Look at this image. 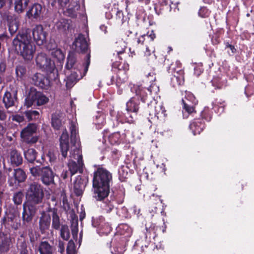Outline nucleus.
I'll return each instance as SVG.
<instances>
[{"label":"nucleus","instance_id":"nucleus-1","mask_svg":"<svg viewBox=\"0 0 254 254\" xmlns=\"http://www.w3.org/2000/svg\"><path fill=\"white\" fill-rule=\"evenodd\" d=\"M145 81L149 82L150 85L148 87L139 86L136 89V93L141 97V100L143 103H146V112L150 116L154 115L158 120L164 121L166 119V110L161 103L156 102L152 99V92H156L158 87L153 83L155 79L153 72H148L146 74Z\"/></svg>","mask_w":254,"mask_h":254},{"label":"nucleus","instance_id":"nucleus-2","mask_svg":"<svg viewBox=\"0 0 254 254\" xmlns=\"http://www.w3.org/2000/svg\"><path fill=\"white\" fill-rule=\"evenodd\" d=\"M112 181V174L108 170L103 168H98L94 172L93 179V197L99 201L107 197Z\"/></svg>","mask_w":254,"mask_h":254},{"label":"nucleus","instance_id":"nucleus-3","mask_svg":"<svg viewBox=\"0 0 254 254\" xmlns=\"http://www.w3.org/2000/svg\"><path fill=\"white\" fill-rule=\"evenodd\" d=\"M30 30L18 34L13 40L15 51L25 60L30 61L34 57L36 47L31 42Z\"/></svg>","mask_w":254,"mask_h":254},{"label":"nucleus","instance_id":"nucleus-4","mask_svg":"<svg viewBox=\"0 0 254 254\" xmlns=\"http://www.w3.org/2000/svg\"><path fill=\"white\" fill-rule=\"evenodd\" d=\"M115 239L120 241V247H115L111 249L113 254H122L125 251V247L132 233L131 228L127 224H120L117 228Z\"/></svg>","mask_w":254,"mask_h":254},{"label":"nucleus","instance_id":"nucleus-5","mask_svg":"<svg viewBox=\"0 0 254 254\" xmlns=\"http://www.w3.org/2000/svg\"><path fill=\"white\" fill-rule=\"evenodd\" d=\"M27 202L37 205L42 203L44 191L42 186L37 183L30 184L26 190Z\"/></svg>","mask_w":254,"mask_h":254},{"label":"nucleus","instance_id":"nucleus-6","mask_svg":"<svg viewBox=\"0 0 254 254\" xmlns=\"http://www.w3.org/2000/svg\"><path fill=\"white\" fill-rule=\"evenodd\" d=\"M70 130L71 142L73 145L71 148L69 160L82 161V155L78 141V130L75 123H71Z\"/></svg>","mask_w":254,"mask_h":254},{"label":"nucleus","instance_id":"nucleus-7","mask_svg":"<svg viewBox=\"0 0 254 254\" xmlns=\"http://www.w3.org/2000/svg\"><path fill=\"white\" fill-rule=\"evenodd\" d=\"M30 172L34 177H40L43 184L49 185L54 182V174L49 167L36 166L30 167Z\"/></svg>","mask_w":254,"mask_h":254},{"label":"nucleus","instance_id":"nucleus-8","mask_svg":"<svg viewBox=\"0 0 254 254\" xmlns=\"http://www.w3.org/2000/svg\"><path fill=\"white\" fill-rule=\"evenodd\" d=\"M49 98L42 93L37 91L34 88H31L25 98L24 106L27 108L31 107L33 104L41 106L48 103Z\"/></svg>","mask_w":254,"mask_h":254},{"label":"nucleus","instance_id":"nucleus-9","mask_svg":"<svg viewBox=\"0 0 254 254\" xmlns=\"http://www.w3.org/2000/svg\"><path fill=\"white\" fill-rule=\"evenodd\" d=\"M38 128L36 124L29 123L20 131L21 141L27 144H33L37 142L39 137L35 135Z\"/></svg>","mask_w":254,"mask_h":254},{"label":"nucleus","instance_id":"nucleus-10","mask_svg":"<svg viewBox=\"0 0 254 254\" xmlns=\"http://www.w3.org/2000/svg\"><path fill=\"white\" fill-rule=\"evenodd\" d=\"M182 102L183 117L188 118L189 115L195 113L194 106L197 104L198 101L191 93L186 92L185 99H182Z\"/></svg>","mask_w":254,"mask_h":254},{"label":"nucleus","instance_id":"nucleus-11","mask_svg":"<svg viewBox=\"0 0 254 254\" xmlns=\"http://www.w3.org/2000/svg\"><path fill=\"white\" fill-rule=\"evenodd\" d=\"M37 65L47 72H52L55 69V64L45 54L41 53L36 59Z\"/></svg>","mask_w":254,"mask_h":254},{"label":"nucleus","instance_id":"nucleus-12","mask_svg":"<svg viewBox=\"0 0 254 254\" xmlns=\"http://www.w3.org/2000/svg\"><path fill=\"white\" fill-rule=\"evenodd\" d=\"M37 205L27 203L23 205L22 220L23 223L30 222L37 211Z\"/></svg>","mask_w":254,"mask_h":254},{"label":"nucleus","instance_id":"nucleus-13","mask_svg":"<svg viewBox=\"0 0 254 254\" xmlns=\"http://www.w3.org/2000/svg\"><path fill=\"white\" fill-rule=\"evenodd\" d=\"M26 177V175L22 169H16L14 170L13 176L9 177L8 182L10 186H16L19 183L24 182Z\"/></svg>","mask_w":254,"mask_h":254},{"label":"nucleus","instance_id":"nucleus-14","mask_svg":"<svg viewBox=\"0 0 254 254\" xmlns=\"http://www.w3.org/2000/svg\"><path fill=\"white\" fill-rule=\"evenodd\" d=\"M92 225L98 227V232L100 235H107L112 231V227L107 223H105L104 218L101 216L92 221Z\"/></svg>","mask_w":254,"mask_h":254},{"label":"nucleus","instance_id":"nucleus-15","mask_svg":"<svg viewBox=\"0 0 254 254\" xmlns=\"http://www.w3.org/2000/svg\"><path fill=\"white\" fill-rule=\"evenodd\" d=\"M32 35L34 41L38 45H42L46 40L47 33L44 31L41 25H37L33 29Z\"/></svg>","mask_w":254,"mask_h":254},{"label":"nucleus","instance_id":"nucleus-16","mask_svg":"<svg viewBox=\"0 0 254 254\" xmlns=\"http://www.w3.org/2000/svg\"><path fill=\"white\" fill-rule=\"evenodd\" d=\"M72 47L77 52H85L88 50V44L84 36L79 34L75 38Z\"/></svg>","mask_w":254,"mask_h":254},{"label":"nucleus","instance_id":"nucleus-17","mask_svg":"<svg viewBox=\"0 0 254 254\" xmlns=\"http://www.w3.org/2000/svg\"><path fill=\"white\" fill-rule=\"evenodd\" d=\"M145 87V86H143L142 85H139V86ZM139 86H136L134 87V89L136 93V89ZM135 97H132L130 99L127 103V111H130L131 112L136 113L139 109V97L140 96L136 94Z\"/></svg>","mask_w":254,"mask_h":254},{"label":"nucleus","instance_id":"nucleus-18","mask_svg":"<svg viewBox=\"0 0 254 254\" xmlns=\"http://www.w3.org/2000/svg\"><path fill=\"white\" fill-rule=\"evenodd\" d=\"M60 148L63 157L65 158L69 149V137L67 130L65 129L60 138Z\"/></svg>","mask_w":254,"mask_h":254},{"label":"nucleus","instance_id":"nucleus-19","mask_svg":"<svg viewBox=\"0 0 254 254\" xmlns=\"http://www.w3.org/2000/svg\"><path fill=\"white\" fill-rule=\"evenodd\" d=\"M205 127L202 119H196L193 120L190 125V128L193 135L199 134Z\"/></svg>","mask_w":254,"mask_h":254},{"label":"nucleus","instance_id":"nucleus-20","mask_svg":"<svg viewBox=\"0 0 254 254\" xmlns=\"http://www.w3.org/2000/svg\"><path fill=\"white\" fill-rule=\"evenodd\" d=\"M67 166L71 176L74 175L77 172L80 173L82 172L83 166L82 161L69 160Z\"/></svg>","mask_w":254,"mask_h":254},{"label":"nucleus","instance_id":"nucleus-21","mask_svg":"<svg viewBox=\"0 0 254 254\" xmlns=\"http://www.w3.org/2000/svg\"><path fill=\"white\" fill-rule=\"evenodd\" d=\"M41 215L39 220V228L41 233H44L50 227L51 217L49 214L44 212Z\"/></svg>","mask_w":254,"mask_h":254},{"label":"nucleus","instance_id":"nucleus-22","mask_svg":"<svg viewBox=\"0 0 254 254\" xmlns=\"http://www.w3.org/2000/svg\"><path fill=\"white\" fill-rule=\"evenodd\" d=\"M42 5L38 3L34 4L27 12L26 15L30 18L33 17L35 19L40 18L42 13Z\"/></svg>","mask_w":254,"mask_h":254},{"label":"nucleus","instance_id":"nucleus-23","mask_svg":"<svg viewBox=\"0 0 254 254\" xmlns=\"http://www.w3.org/2000/svg\"><path fill=\"white\" fill-rule=\"evenodd\" d=\"M16 100V94L15 93L12 94L6 91L3 97V102L6 108L13 106Z\"/></svg>","mask_w":254,"mask_h":254},{"label":"nucleus","instance_id":"nucleus-24","mask_svg":"<svg viewBox=\"0 0 254 254\" xmlns=\"http://www.w3.org/2000/svg\"><path fill=\"white\" fill-rule=\"evenodd\" d=\"M38 251L40 254H54L55 250L48 242L43 241L39 244Z\"/></svg>","mask_w":254,"mask_h":254},{"label":"nucleus","instance_id":"nucleus-25","mask_svg":"<svg viewBox=\"0 0 254 254\" xmlns=\"http://www.w3.org/2000/svg\"><path fill=\"white\" fill-rule=\"evenodd\" d=\"M32 80L34 85L43 88L47 82V79L39 73L34 74L32 77Z\"/></svg>","mask_w":254,"mask_h":254},{"label":"nucleus","instance_id":"nucleus-26","mask_svg":"<svg viewBox=\"0 0 254 254\" xmlns=\"http://www.w3.org/2000/svg\"><path fill=\"white\" fill-rule=\"evenodd\" d=\"M79 73H80L79 71L78 72L72 71L71 74L66 77V79L64 80L66 82L65 85L67 88H70L75 84L79 78Z\"/></svg>","mask_w":254,"mask_h":254},{"label":"nucleus","instance_id":"nucleus-27","mask_svg":"<svg viewBox=\"0 0 254 254\" xmlns=\"http://www.w3.org/2000/svg\"><path fill=\"white\" fill-rule=\"evenodd\" d=\"M9 160L11 164L18 166L22 162V157L17 151L12 150L10 152Z\"/></svg>","mask_w":254,"mask_h":254},{"label":"nucleus","instance_id":"nucleus-28","mask_svg":"<svg viewBox=\"0 0 254 254\" xmlns=\"http://www.w3.org/2000/svg\"><path fill=\"white\" fill-rule=\"evenodd\" d=\"M80 7L79 2L77 1L72 2L68 6L65 13L71 17L76 16V12Z\"/></svg>","mask_w":254,"mask_h":254},{"label":"nucleus","instance_id":"nucleus-29","mask_svg":"<svg viewBox=\"0 0 254 254\" xmlns=\"http://www.w3.org/2000/svg\"><path fill=\"white\" fill-rule=\"evenodd\" d=\"M69 24L66 19L61 18L56 22L55 27L60 32H65L69 28Z\"/></svg>","mask_w":254,"mask_h":254},{"label":"nucleus","instance_id":"nucleus-30","mask_svg":"<svg viewBox=\"0 0 254 254\" xmlns=\"http://www.w3.org/2000/svg\"><path fill=\"white\" fill-rule=\"evenodd\" d=\"M63 114L61 113H55L52 118V126L56 129H59L62 125Z\"/></svg>","mask_w":254,"mask_h":254},{"label":"nucleus","instance_id":"nucleus-31","mask_svg":"<svg viewBox=\"0 0 254 254\" xmlns=\"http://www.w3.org/2000/svg\"><path fill=\"white\" fill-rule=\"evenodd\" d=\"M29 0H14V9L18 13H21L26 8Z\"/></svg>","mask_w":254,"mask_h":254},{"label":"nucleus","instance_id":"nucleus-32","mask_svg":"<svg viewBox=\"0 0 254 254\" xmlns=\"http://www.w3.org/2000/svg\"><path fill=\"white\" fill-rule=\"evenodd\" d=\"M105 115L102 112H98L94 122L98 128H101L105 123Z\"/></svg>","mask_w":254,"mask_h":254},{"label":"nucleus","instance_id":"nucleus-33","mask_svg":"<svg viewBox=\"0 0 254 254\" xmlns=\"http://www.w3.org/2000/svg\"><path fill=\"white\" fill-rule=\"evenodd\" d=\"M84 187L81 179L77 178L74 182L73 187L75 193L78 196L81 195Z\"/></svg>","mask_w":254,"mask_h":254},{"label":"nucleus","instance_id":"nucleus-34","mask_svg":"<svg viewBox=\"0 0 254 254\" xmlns=\"http://www.w3.org/2000/svg\"><path fill=\"white\" fill-rule=\"evenodd\" d=\"M179 75H174L171 78V81L174 86L176 85H180L184 83V75L183 71L181 70H179V73L177 72Z\"/></svg>","mask_w":254,"mask_h":254},{"label":"nucleus","instance_id":"nucleus-35","mask_svg":"<svg viewBox=\"0 0 254 254\" xmlns=\"http://www.w3.org/2000/svg\"><path fill=\"white\" fill-rule=\"evenodd\" d=\"M116 119L118 122L123 123H128L131 124L133 122V119L132 116H130L129 118L125 116L122 112H118L116 114Z\"/></svg>","mask_w":254,"mask_h":254},{"label":"nucleus","instance_id":"nucleus-36","mask_svg":"<svg viewBox=\"0 0 254 254\" xmlns=\"http://www.w3.org/2000/svg\"><path fill=\"white\" fill-rule=\"evenodd\" d=\"M24 115L28 121L38 120L40 117L39 113L35 110H28L25 111L24 112Z\"/></svg>","mask_w":254,"mask_h":254},{"label":"nucleus","instance_id":"nucleus-37","mask_svg":"<svg viewBox=\"0 0 254 254\" xmlns=\"http://www.w3.org/2000/svg\"><path fill=\"white\" fill-rule=\"evenodd\" d=\"M37 152L33 148H29L24 152L25 159L29 162H33L36 159Z\"/></svg>","mask_w":254,"mask_h":254},{"label":"nucleus","instance_id":"nucleus-38","mask_svg":"<svg viewBox=\"0 0 254 254\" xmlns=\"http://www.w3.org/2000/svg\"><path fill=\"white\" fill-rule=\"evenodd\" d=\"M101 207L104 213H109L115 208L113 202L111 201H103L101 204Z\"/></svg>","mask_w":254,"mask_h":254},{"label":"nucleus","instance_id":"nucleus-39","mask_svg":"<svg viewBox=\"0 0 254 254\" xmlns=\"http://www.w3.org/2000/svg\"><path fill=\"white\" fill-rule=\"evenodd\" d=\"M10 17L12 18L11 16H7V20L8 21V27H9V31L11 34H14L18 28V24L17 21L16 19H14L13 20L9 22Z\"/></svg>","mask_w":254,"mask_h":254},{"label":"nucleus","instance_id":"nucleus-40","mask_svg":"<svg viewBox=\"0 0 254 254\" xmlns=\"http://www.w3.org/2000/svg\"><path fill=\"white\" fill-rule=\"evenodd\" d=\"M126 47V43L123 40H120L118 42H117L115 46V51L117 53V55H119L124 53Z\"/></svg>","mask_w":254,"mask_h":254},{"label":"nucleus","instance_id":"nucleus-41","mask_svg":"<svg viewBox=\"0 0 254 254\" xmlns=\"http://www.w3.org/2000/svg\"><path fill=\"white\" fill-rule=\"evenodd\" d=\"M76 62V57L75 54L71 52L69 54L67 58V63L66 67L67 69L72 68Z\"/></svg>","mask_w":254,"mask_h":254},{"label":"nucleus","instance_id":"nucleus-42","mask_svg":"<svg viewBox=\"0 0 254 254\" xmlns=\"http://www.w3.org/2000/svg\"><path fill=\"white\" fill-rule=\"evenodd\" d=\"M52 56L57 59L58 61L61 62L64 59V55L62 50L59 49H54L51 51Z\"/></svg>","mask_w":254,"mask_h":254},{"label":"nucleus","instance_id":"nucleus-43","mask_svg":"<svg viewBox=\"0 0 254 254\" xmlns=\"http://www.w3.org/2000/svg\"><path fill=\"white\" fill-rule=\"evenodd\" d=\"M9 248V240L6 237H4L1 239L0 243V251L1 252H6Z\"/></svg>","mask_w":254,"mask_h":254},{"label":"nucleus","instance_id":"nucleus-44","mask_svg":"<svg viewBox=\"0 0 254 254\" xmlns=\"http://www.w3.org/2000/svg\"><path fill=\"white\" fill-rule=\"evenodd\" d=\"M61 237L64 240H68L70 237L69 230L67 225H63L61 229Z\"/></svg>","mask_w":254,"mask_h":254},{"label":"nucleus","instance_id":"nucleus-45","mask_svg":"<svg viewBox=\"0 0 254 254\" xmlns=\"http://www.w3.org/2000/svg\"><path fill=\"white\" fill-rule=\"evenodd\" d=\"M23 197V194L20 191L14 193L12 200L15 204L18 205L22 203Z\"/></svg>","mask_w":254,"mask_h":254},{"label":"nucleus","instance_id":"nucleus-46","mask_svg":"<svg viewBox=\"0 0 254 254\" xmlns=\"http://www.w3.org/2000/svg\"><path fill=\"white\" fill-rule=\"evenodd\" d=\"M155 34L153 31L150 32H148L147 35H144L140 37L137 40V43H143L145 39V38H150L151 41H153L155 38Z\"/></svg>","mask_w":254,"mask_h":254},{"label":"nucleus","instance_id":"nucleus-47","mask_svg":"<svg viewBox=\"0 0 254 254\" xmlns=\"http://www.w3.org/2000/svg\"><path fill=\"white\" fill-rule=\"evenodd\" d=\"M120 138V135L118 132H115L108 136L109 141L112 144L118 143Z\"/></svg>","mask_w":254,"mask_h":254},{"label":"nucleus","instance_id":"nucleus-48","mask_svg":"<svg viewBox=\"0 0 254 254\" xmlns=\"http://www.w3.org/2000/svg\"><path fill=\"white\" fill-rule=\"evenodd\" d=\"M60 226V222L59 217L57 213L54 212L53 214L52 227L55 229H58Z\"/></svg>","mask_w":254,"mask_h":254},{"label":"nucleus","instance_id":"nucleus-49","mask_svg":"<svg viewBox=\"0 0 254 254\" xmlns=\"http://www.w3.org/2000/svg\"><path fill=\"white\" fill-rule=\"evenodd\" d=\"M66 252L67 254H75V244L72 240L68 242L66 248Z\"/></svg>","mask_w":254,"mask_h":254},{"label":"nucleus","instance_id":"nucleus-50","mask_svg":"<svg viewBox=\"0 0 254 254\" xmlns=\"http://www.w3.org/2000/svg\"><path fill=\"white\" fill-rule=\"evenodd\" d=\"M202 118L209 121L211 119V113L208 107H205L201 113Z\"/></svg>","mask_w":254,"mask_h":254},{"label":"nucleus","instance_id":"nucleus-51","mask_svg":"<svg viewBox=\"0 0 254 254\" xmlns=\"http://www.w3.org/2000/svg\"><path fill=\"white\" fill-rule=\"evenodd\" d=\"M18 248L19 250V254H28V252L27 248V245L25 242L22 241L18 244Z\"/></svg>","mask_w":254,"mask_h":254},{"label":"nucleus","instance_id":"nucleus-52","mask_svg":"<svg viewBox=\"0 0 254 254\" xmlns=\"http://www.w3.org/2000/svg\"><path fill=\"white\" fill-rule=\"evenodd\" d=\"M26 68L22 65H18L16 68V73L18 77H21L26 73Z\"/></svg>","mask_w":254,"mask_h":254},{"label":"nucleus","instance_id":"nucleus-53","mask_svg":"<svg viewBox=\"0 0 254 254\" xmlns=\"http://www.w3.org/2000/svg\"><path fill=\"white\" fill-rule=\"evenodd\" d=\"M209 11L206 7H202L200 8L198 11V14L201 17H206L209 15Z\"/></svg>","mask_w":254,"mask_h":254},{"label":"nucleus","instance_id":"nucleus-54","mask_svg":"<svg viewBox=\"0 0 254 254\" xmlns=\"http://www.w3.org/2000/svg\"><path fill=\"white\" fill-rule=\"evenodd\" d=\"M90 55L89 54H88L86 56L85 62L83 64L84 74L87 72V71L88 70V66L90 63Z\"/></svg>","mask_w":254,"mask_h":254},{"label":"nucleus","instance_id":"nucleus-55","mask_svg":"<svg viewBox=\"0 0 254 254\" xmlns=\"http://www.w3.org/2000/svg\"><path fill=\"white\" fill-rule=\"evenodd\" d=\"M72 234L73 236V238L74 239L77 238V234H78V224L77 222H76L75 225L73 227L71 230Z\"/></svg>","mask_w":254,"mask_h":254},{"label":"nucleus","instance_id":"nucleus-56","mask_svg":"<svg viewBox=\"0 0 254 254\" xmlns=\"http://www.w3.org/2000/svg\"><path fill=\"white\" fill-rule=\"evenodd\" d=\"M55 2H58L59 4L63 7L66 6L69 0H55Z\"/></svg>","mask_w":254,"mask_h":254},{"label":"nucleus","instance_id":"nucleus-57","mask_svg":"<svg viewBox=\"0 0 254 254\" xmlns=\"http://www.w3.org/2000/svg\"><path fill=\"white\" fill-rule=\"evenodd\" d=\"M12 120L18 123H21L24 121V118L19 115H15L13 117Z\"/></svg>","mask_w":254,"mask_h":254},{"label":"nucleus","instance_id":"nucleus-58","mask_svg":"<svg viewBox=\"0 0 254 254\" xmlns=\"http://www.w3.org/2000/svg\"><path fill=\"white\" fill-rule=\"evenodd\" d=\"M6 114L4 111L0 109V120L5 121L6 119Z\"/></svg>","mask_w":254,"mask_h":254},{"label":"nucleus","instance_id":"nucleus-59","mask_svg":"<svg viewBox=\"0 0 254 254\" xmlns=\"http://www.w3.org/2000/svg\"><path fill=\"white\" fill-rule=\"evenodd\" d=\"M194 70V74H196L197 76H198L202 71V68L199 66L195 67Z\"/></svg>","mask_w":254,"mask_h":254},{"label":"nucleus","instance_id":"nucleus-60","mask_svg":"<svg viewBox=\"0 0 254 254\" xmlns=\"http://www.w3.org/2000/svg\"><path fill=\"white\" fill-rule=\"evenodd\" d=\"M47 157L49 158V161L52 162L55 159V156L53 153L49 151L47 154Z\"/></svg>","mask_w":254,"mask_h":254},{"label":"nucleus","instance_id":"nucleus-61","mask_svg":"<svg viewBox=\"0 0 254 254\" xmlns=\"http://www.w3.org/2000/svg\"><path fill=\"white\" fill-rule=\"evenodd\" d=\"M59 251L60 252L62 253L64 252V244L63 242L60 241L59 244Z\"/></svg>","mask_w":254,"mask_h":254},{"label":"nucleus","instance_id":"nucleus-62","mask_svg":"<svg viewBox=\"0 0 254 254\" xmlns=\"http://www.w3.org/2000/svg\"><path fill=\"white\" fill-rule=\"evenodd\" d=\"M159 2L163 5H166L170 3V1L169 0H160Z\"/></svg>","mask_w":254,"mask_h":254},{"label":"nucleus","instance_id":"nucleus-63","mask_svg":"<svg viewBox=\"0 0 254 254\" xmlns=\"http://www.w3.org/2000/svg\"><path fill=\"white\" fill-rule=\"evenodd\" d=\"M5 132V128L0 124V136H2Z\"/></svg>","mask_w":254,"mask_h":254},{"label":"nucleus","instance_id":"nucleus-64","mask_svg":"<svg viewBox=\"0 0 254 254\" xmlns=\"http://www.w3.org/2000/svg\"><path fill=\"white\" fill-rule=\"evenodd\" d=\"M68 172L67 171H64L62 174H61V177L64 179H65L67 178V176H68Z\"/></svg>","mask_w":254,"mask_h":254}]
</instances>
